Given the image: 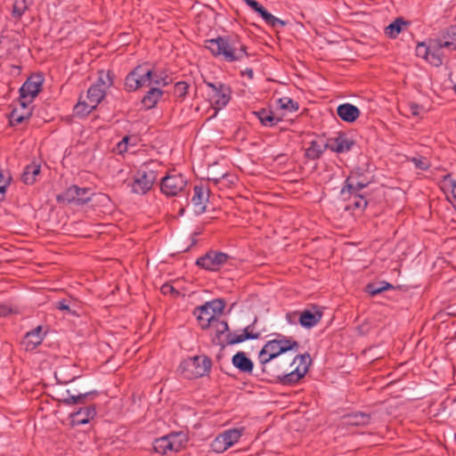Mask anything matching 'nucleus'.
I'll return each instance as SVG.
<instances>
[{"label":"nucleus","instance_id":"bf43d9fd","mask_svg":"<svg viewBox=\"0 0 456 456\" xmlns=\"http://www.w3.org/2000/svg\"><path fill=\"white\" fill-rule=\"evenodd\" d=\"M409 108L412 116H419L421 106L415 102H410Z\"/></svg>","mask_w":456,"mask_h":456},{"label":"nucleus","instance_id":"473e14b6","mask_svg":"<svg viewBox=\"0 0 456 456\" xmlns=\"http://www.w3.org/2000/svg\"><path fill=\"white\" fill-rule=\"evenodd\" d=\"M151 79L146 82V86H158L160 88L169 85L170 80L165 72H157L151 69Z\"/></svg>","mask_w":456,"mask_h":456},{"label":"nucleus","instance_id":"58836bf2","mask_svg":"<svg viewBox=\"0 0 456 456\" xmlns=\"http://www.w3.org/2000/svg\"><path fill=\"white\" fill-rule=\"evenodd\" d=\"M190 85L185 81L176 82L174 86L173 94L178 102H183L188 94Z\"/></svg>","mask_w":456,"mask_h":456},{"label":"nucleus","instance_id":"dca6fc26","mask_svg":"<svg viewBox=\"0 0 456 456\" xmlns=\"http://www.w3.org/2000/svg\"><path fill=\"white\" fill-rule=\"evenodd\" d=\"M287 366L288 362L275 359L269 365L266 364L265 369H261V370L270 382L278 383Z\"/></svg>","mask_w":456,"mask_h":456},{"label":"nucleus","instance_id":"b1692460","mask_svg":"<svg viewBox=\"0 0 456 456\" xmlns=\"http://www.w3.org/2000/svg\"><path fill=\"white\" fill-rule=\"evenodd\" d=\"M164 95V91L158 86H151L142 99V105L145 110H151Z\"/></svg>","mask_w":456,"mask_h":456},{"label":"nucleus","instance_id":"412c9836","mask_svg":"<svg viewBox=\"0 0 456 456\" xmlns=\"http://www.w3.org/2000/svg\"><path fill=\"white\" fill-rule=\"evenodd\" d=\"M256 319L253 322V323L248 325L242 331L241 334L237 335L235 333L228 332L226 334V344L227 345H235L241 343L248 339H257L260 338V333H254L252 329L254 324L256 323Z\"/></svg>","mask_w":456,"mask_h":456},{"label":"nucleus","instance_id":"f704fd0d","mask_svg":"<svg viewBox=\"0 0 456 456\" xmlns=\"http://www.w3.org/2000/svg\"><path fill=\"white\" fill-rule=\"evenodd\" d=\"M256 13H258L263 18L267 25L273 28L286 26V21L273 16L263 5L260 7Z\"/></svg>","mask_w":456,"mask_h":456},{"label":"nucleus","instance_id":"39448f33","mask_svg":"<svg viewBox=\"0 0 456 456\" xmlns=\"http://www.w3.org/2000/svg\"><path fill=\"white\" fill-rule=\"evenodd\" d=\"M156 180L157 172L151 168V164H144L136 172L131 184V191L136 194H145L151 189Z\"/></svg>","mask_w":456,"mask_h":456},{"label":"nucleus","instance_id":"f8f14e48","mask_svg":"<svg viewBox=\"0 0 456 456\" xmlns=\"http://www.w3.org/2000/svg\"><path fill=\"white\" fill-rule=\"evenodd\" d=\"M322 315V307L312 305L309 308H305L300 312L299 324L303 328L311 329L320 322Z\"/></svg>","mask_w":456,"mask_h":456},{"label":"nucleus","instance_id":"ea45409f","mask_svg":"<svg viewBox=\"0 0 456 456\" xmlns=\"http://www.w3.org/2000/svg\"><path fill=\"white\" fill-rule=\"evenodd\" d=\"M31 116L30 110H20L17 109H13L10 114V123L14 125H19L28 119Z\"/></svg>","mask_w":456,"mask_h":456},{"label":"nucleus","instance_id":"1a4fd4ad","mask_svg":"<svg viewBox=\"0 0 456 456\" xmlns=\"http://www.w3.org/2000/svg\"><path fill=\"white\" fill-rule=\"evenodd\" d=\"M230 258L231 256L224 252L209 250L197 258L196 265L206 271L217 272Z\"/></svg>","mask_w":456,"mask_h":456},{"label":"nucleus","instance_id":"a18cd8bd","mask_svg":"<svg viewBox=\"0 0 456 456\" xmlns=\"http://www.w3.org/2000/svg\"><path fill=\"white\" fill-rule=\"evenodd\" d=\"M215 315L221 314L225 307L226 302L223 298H216L205 303Z\"/></svg>","mask_w":456,"mask_h":456},{"label":"nucleus","instance_id":"a878e982","mask_svg":"<svg viewBox=\"0 0 456 456\" xmlns=\"http://www.w3.org/2000/svg\"><path fill=\"white\" fill-rule=\"evenodd\" d=\"M193 197L191 203L196 215H201L206 211V203L208 200V195H205L204 188L201 185H195L193 188Z\"/></svg>","mask_w":456,"mask_h":456},{"label":"nucleus","instance_id":"79ce46f5","mask_svg":"<svg viewBox=\"0 0 456 456\" xmlns=\"http://www.w3.org/2000/svg\"><path fill=\"white\" fill-rule=\"evenodd\" d=\"M95 109H96V107L94 105H93L92 103H90V102L87 103L86 102L79 101L74 106V114H75V116L86 117Z\"/></svg>","mask_w":456,"mask_h":456},{"label":"nucleus","instance_id":"680f3d73","mask_svg":"<svg viewBox=\"0 0 456 456\" xmlns=\"http://www.w3.org/2000/svg\"><path fill=\"white\" fill-rule=\"evenodd\" d=\"M246 4L256 12H257L262 6V4L256 0H248Z\"/></svg>","mask_w":456,"mask_h":456},{"label":"nucleus","instance_id":"9d476101","mask_svg":"<svg viewBox=\"0 0 456 456\" xmlns=\"http://www.w3.org/2000/svg\"><path fill=\"white\" fill-rule=\"evenodd\" d=\"M93 195L92 190L88 187L81 188L77 185H71L57 196V200L68 204L84 205L91 200Z\"/></svg>","mask_w":456,"mask_h":456},{"label":"nucleus","instance_id":"7ed1b4c3","mask_svg":"<svg viewBox=\"0 0 456 456\" xmlns=\"http://www.w3.org/2000/svg\"><path fill=\"white\" fill-rule=\"evenodd\" d=\"M297 362V365L290 371H289L288 367L284 370V373H282L278 383L285 386H293L303 379L308 371V364L311 362L310 354L305 353L297 355L293 362L289 363V366Z\"/></svg>","mask_w":456,"mask_h":456},{"label":"nucleus","instance_id":"7c9ffc66","mask_svg":"<svg viewBox=\"0 0 456 456\" xmlns=\"http://www.w3.org/2000/svg\"><path fill=\"white\" fill-rule=\"evenodd\" d=\"M105 96V90L99 83L92 85L87 90L89 102L97 107Z\"/></svg>","mask_w":456,"mask_h":456},{"label":"nucleus","instance_id":"5fc2aeb1","mask_svg":"<svg viewBox=\"0 0 456 456\" xmlns=\"http://www.w3.org/2000/svg\"><path fill=\"white\" fill-rule=\"evenodd\" d=\"M435 43V48H438V50H441L444 47H452L453 50H456V46L452 42L449 41H443L442 39H435L432 40Z\"/></svg>","mask_w":456,"mask_h":456},{"label":"nucleus","instance_id":"2eb2a0df","mask_svg":"<svg viewBox=\"0 0 456 456\" xmlns=\"http://www.w3.org/2000/svg\"><path fill=\"white\" fill-rule=\"evenodd\" d=\"M96 415L94 405L81 407L77 411L69 414L72 426H80L89 423Z\"/></svg>","mask_w":456,"mask_h":456},{"label":"nucleus","instance_id":"3c124183","mask_svg":"<svg viewBox=\"0 0 456 456\" xmlns=\"http://www.w3.org/2000/svg\"><path fill=\"white\" fill-rule=\"evenodd\" d=\"M56 308L61 311H66L69 314H75V311H72L69 307V301L66 299H61L56 302Z\"/></svg>","mask_w":456,"mask_h":456},{"label":"nucleus","instance_id":"e2e57ef3","mask_svg":"<svg viewBox=\"0 0 456 456\" xmlns=\"http://www.w3.org/2000/svg\"><path fill=\"white\" fill-rule=\"evenodd\" d=\"M117 147L120 153L127 151L126 145H124V143L122 142H119L118 143Z\"/></svg>","mask_w":456,"mask_h":456},{"label":"nucleus","instance_id":"69168bd1","mask_svg":"<svg viewBox=\"0 0 456 456\" xmlns=\"http://www.w3.org/2000/svg\"><path fill=\"white\" fill-rule=\"evenodd\" d=\"M130 139H131L130 136L126 135L123 137V139L120 142H122L124 143V145L127 146Z\"/></svg>","mask_w":456,"mask_h":456},{"label":"nucleus","instance_id":"4d7b16f0","mask_svg":"<svg viewBox=\"0 0 456 456\" xmlns=\"http://www.w3.org/2000/svg\"><path fill=\"white\" fill-rule=\"evenodd\" d=\"M161 292L164 295H167V294H171V295H175V296L179 295V292L169 283H165L164 285H162Z\"/></svg>","mask_w":456,"mask_h":456},{"label":"nucleus","instance_id":"338daca9","mask_svg":"<svg viewBox=\"0 0 456 456\" xmlns=\"http://www.w3.org/2000/svg\"><path fill=\"white\" fill-rule=\"evenodd\" d=\"M246 73L248 74V76L252 78L253 77V70L251 69H246Z\"/></svg>","mask_w":456,"mask_h":456},{"label":"nucleus","instance_id":"37998d69","mask_svg":"<svg viewBox=\"0 0 456 456\" xmlns=\"http://www.w3.org/2000/svg\"><path fill=\"white\" fill-rule=\"evenodd\" d=\"M277 104L280 109L288 110L289 112L297 111L299 108L298 103L289 97L280 98L277 101Z\"/></svg>","mask_w":456,"mask_h":456},{"label":"nucleus","instance_id":"a19ab883","mask_svg":"<svg viewBox=\"0 0 456 456\" xmlns=\"http://www.w3.org/2000/svg\"><path fill=\"white\" fill-rule=\"evenodd\" d=\"M169 441L174 444V450L173 452H179L182 450V448L184 446L185 443L187 442L186 436L182 433H170L167 435Z\"/></svg>","mask_w":456,"mask_h":456},{"label":"nucleus","instance_id":"c03bdc74","mask_svg":"<svg viewBox=\"0 0 456 456\" xmlns=\"http://www.w3.org/2000/svg\"><path fill=\"white\" fill-rule=\"evenodd\" d=\"M27 10V0H15L12 4V15L14 19H20Z\"/></svg>","mask_w":456,"mask_h":456},{"label":"nucleus","instance_id":"0e129e2a","mask_svg":"<svg viewBox=\"0 0 456 456\" xmlns=\"http://www.w3.org/2000/svg\"><path fill=\"white\" fill-rule=\"evenodd\" d=\"M201 232L199 231V232H194L191 233V246L195 245L197 243V239L196 237L200 234Z\"/></svg>","mask_w":456,"mask_h":456},{"label":"nucleus","instance_id":"c9c22d12","mask_svg":"<svg viewBox=\"0 0 456 456\" xmlns=\"http://www.w3.org/2000/svg\"><path fill=\"white\" fill-rule=\"evenodd\" d=\"M153 448L158 453L167 454L168 452H173L174 444L169 441V438L167 435L155 439Z\"/></svg>","mask_w":456,"mask_h":456},{"label":"nucleus","instance_id":"6ab92c4d","mask_svg":"<svg viewBox=\"0 0 456 456\" xmlns=\"http://www.w3.org/2000/svg\"><path fill=\"white\" fill-rule=\"evenodd\" d=\"M330 150L337 153H345L352 150L354 141L346 134L339 133L335 138L329 139Z\"/></svg>","mask_w":456,"mask_h":456},{"label":"nucleus","instance_id":"09e8293b","mask_svg":"<svg viewBox=\"0 0 456 456\" xmlns=\"http://www.w3.org/2000/svg\"><path fill=\"white\" fill-rule=\"evenodd\" d=\"M411 161L414 164L415 167L420 170H428L430 167L429 161L424 157H413Z\"/></svg>","mask_w":456,"mask_h":456},{"label":"nucleus","instance_id":"de8ad7c7","mask_svg":"<svg viewBox=\"0 0 456 456\" xmlns=\"http://www.w3.org/2000/svg\"><path fill=\"white\" fill-rule=\"evenodd\" d=\"M113 78H114V74L111 71L109 70L106 73L102 71L97 83H99L102 86H102L110 87L113 85Z\"/></svg>","mask_w":456,"mask_h":456},{"label":"nucleus","instance_id":"2f4dec72","mask_svg":"<svg viewBox=\"0 0 456 456\" xmlns=\"http://www.w3.org/2000/svg\"><path fill=\"white\" fill-rule=\"evenodd\" d=\"M255 114L259 118L261 124L266 126H274L281 121V118H276L272 110L266 109H260Z\"/></svg>","mask_w":456,"mask_h":456},{"label":"nucleus","instance_id":"423d86ee","mask_svg":"<svg viewBox=\"0 0 456 456\" xmlns=\"http://www.w3.org/2000/svg\"><path fill=\"white\" fill-rule=\"evenodd\" d=\"M370 183L371 179L366 175L365 170L362 167H355L346 179L340 194L344 197L346 192H359Z\"/></svg>","mask_w":456,"mask_h":456},{"label":"nucleus","instance_id":"72a5a7b5","mask_svg":"<svg viewBox=\"0 0 456 456\" xmlns=\"http://www.w3.org/2000/svg\"><path fill=\"white\" fill-rule=\"evenodd\" d=\"M408 23L409 22L402 17L396 18L385 28V34L390 38H396L401 33L403 26L407 25Z\"/></svg>","mask_w":456,"mask_h":456},{"label":"nucleus","instance_id":"8fccbe9b","mask_svg":"<svg viewBox=\"0 0 456 456\" xmlns=\"http://www.w3.org/2000/svg\"><path fill=\"white\" fill-rule=\"evenodd\" d=\"M12 177L4 178L3 173L0 171V202L4 200L8 185L11 183Z\"/></svg>","mask_w":456,"mask_h":456},{"label":"nucleus","instance_id":"c756f323","mask_svg":"<svg viewBox=\"0 0 456 456\" xmlns=\"http://www.w3.org/2000/svg\"><path fill=\"white\" fill-rule=\"evenodd\" d=\"M210 328H212L214 330H215V333H216V337L215 338L213 339V342L221 346L223 348L225 346L226 342L224 343V342H221L220 341V338L222 335H224V333L228 332L229 331V325L227 323V322L225 321H220L219 318L217 317L212 323V325L210 326Z\"/></svg>","mask_w":456,"mask_h":456},{"label":"nucleus","instance_id":"ddd939ff","mask_svg":"<svg viewBox=\"0 0 456 456\" xmlns=\"http://www.w3.org/2000/svg\"><path fill=\"white\" fill-rule=\"evenodd\" d=\"M424 49L423 58H425L430 64L435 67H439L443 63L441 50L435 48V43L430 42L429 45L425 43H419L416 48L417 55H420V50Z\"/></svg>","mask_w":456,"mask_h":456},{"label":"nucleus","instance_id":"4468645a","mask_svg":"<svg viewBox=\"0 0 456 456\" xmlns=\"http://www.w3.org/2000/svg\"><path fill=\"white\" fill-rule=\"evenodd\" d=\"M42 85L43 78L41 77H30L23 83L19 92L23 99H35L41 91Z\"/></svg>","mask_w":456,"mask_h":456},{"label":"nucleus","instance_id":"4be33fe9","mask_svg":"<svg viewBox=\"0 0 456 456\" xmlns=\"http://www.w3.org/2000/svg\"><path fill=\"white\" fill-rule=\"evenodd\" d=\"M193 314L196 316L199 325L202 330L210 328L213 322L217 318L206 304L196 307Z\"/></svg>","mask_w":456,"mask_h":456},{"label":"nucleus","instance_id":"aec40b11","mask_svg":"<svg viewBox=\"0 0 456 456\" xmlns=\"http://www.w3.org/2000/svg\"><path fill=\"white\" fill-rule=\"evenodd\" d=\"M330 149L329 140L325 141L322 137H319L310 142V145L305 149V156L312 160L321 158L323 152Z\"/></svg>","mask_w":456,"mask_h":456},{"label":"nucleus","instance_id":"393cba45","mask_svg":"<svg viewBox=\"0 0 456 456\" xmlns=\"http://www.w3.org/2000/svg\"><path fill=\"white\" fill-rule=\"evenodd\" d=\"M232 363L242 373L251 374L254 369V362L241 351L232 357Z\"/></svg>","mask_w":456,"mask_h":456},{"label":"nucleus","instance_id":"20e7f679","mask_svg":"<svg viewBox=\"0 0 456 456\" xmlns=\"http://www.w3.org/2000/svg\"><path fill=\"white\" fill-rule=\"evenodd\" d=\"M275 338L269 340L262 347V354H270L271 358L277 359L279 355L288 351H297L298 342L280 333H274Z\"/></svg>","mask_w":456,"mask_h":456},{"label":"nucleus","instance_id":"603ef678","mask_svg":"<svg viewBox=\"0 0 456 456\" xmlns=\"http://www.w3.org/2000/svg\"><path fill=\"white\" fill-rule=\"evenodd\" d=\"M299 315L300 312H289L286 314L285 318L289 324H297L299 323Z\"/></svg>","mask_w":456,"mask_h":456},{"label":"nucleus","instance_id":"a211bd4d","mask_svg":"<svg viewBox=\"0 0 456 456\" xmlns=\"http://www.w3.org/2000/svg\"><path fill=\"white\" fill-rule=\"evenodd\" d=\"M45 335V333L43 332L42 326H37L26 333L21 341V345L24 346L26 351H33L41 345Z\"/></svg>","mask_w":456,"mask_h":456},{"label":"nucleus","instance_id":"5701e85b","mask_svg":"<svg viewBox=\"0 0 456 456\" xmlns=\"http://www.w3.org/2000/svg\"><path fill=\"white\" fill-rule=\"evenodd\" d=\"M337 115L345 122L353 123L360 116V110L351 103H342L337 108Z\"/></svg>","mask_w":456,"mask_h":456},{"label":"nucleus","instance_id":"49530a36","mask_svg":"<svg viewBox=\"0 0 456 456\" xmlns=\"http://www.w3.org/2000/svg\"><path fill=\"white\" fill-rule=\"evenodd\" d=\"M211 449L213 452L222 453L229 449L228 445L223 441L221 435H218L211 443Z\"/></svg>","mask_w":456,"mask_h":456},{"label":"nucleus","instance_id":"4c0bfd02","mask_svg":"<svg viewBox=\"0 0 456 456\" xmlns=\"http://www.w3.org/2000/svg\"><path fill=\"white\" fill-rule=\"evenodd\" d=\"M389 289H394V286L387 281L372 282L366 286V292L370 296H377Z\"/></svg>","mask_w":456,"mask_h":456},{"label":"nucleus","instance_id":"bb28decb","mask_svg":"<svg viewBox=\"0 0 456 456\" xmlns=\"http://www.w3.org/2000/svg\"><path fill=\"white\" fill-rule=\"evenodd\" d=\"M370 414L357 411L344 416V423L348 426L364 427L370 423Z\"/></svg>","mask_w":456,"mask_h":456},{"label":"nucleus","instance_id":"6e6d98bb","mask_svg":"<svg viewBox=\"0 0 456 456\" xmlns=\"http://www.w3.org/2000/svg\"><path fill=\"white\" fill-rule=\"evenodd\" d=\"M258 360H259V362L262 365V369H265V366L266 364L269 365L274 359L271 358L270 354H262V349H261L259 354H258Z\"/></svg>","mask_w":456,"mask_h":456},{"label":"nucleus","instance_id":"052dcab7","mask_svg":"<svg viewBox=\"0 0 456 456\" xmlns=\"http://www.w3.org/2000/svg\"><path fill=\"white\" fill-rule=\"evenodd\" d=\"M33 100H34V99H30V98H24V99H23V98L21 97V95L20 94L19 102H20V106H21L22 110H28L27 109V107H28V105L29 103H31V102H32V101H33Z\"/></svg>","mask_w":456,"mask_h":456},{"label":"nucleus","instance_id":"cd10ccee","mask_svg":"<svg viewBox=\"0 0 456 456\" xmlns=\"http://www.w3.org/2000/svg\"><path fill=\"white\" fill-rule=\"evenodd\" d=\"M350 195L348 198L344 196V199H347L349 200V204L345 208L346 210H364L368 206V201L365 199V196L360 194L359 192H348Z\"/></svg>","mask_w":456,"mask_h":456},{"label":"nucleus","instance_id":"0eeeda50","mask_svg":"<svg viewBox=\"0 0 456 456\" xmlns=\"http://www.w3.org/2000/svg\"><path fill=\"white\" fill-rule=\"evenodd\" d=\"M151 69L147 64L138 65L131 70L125 78V89L127 92H134L138 88L146 86L149 79H151Z\"/></svg>","mask_w":456,"mask_h":456},{"label":"nucleus","instance_id":"9b49d317","mask_svg":"<svg viewBox=\"0 0 456 456\" xmlns=\"http://www.w3.org/2000/svg\"><path fill=\"white\" fill-rule=\"evenodd\" d=\"M188 183L182 174L167 175L161 179L160 190L167 197L177 196L184 191Z\"/></svg>","mask_w":456,"mask_h":456},{"label":"nucleus","instance_id":"6e6552de","mask_svg":"<svg viewBox=\"0 0 456 456\" xmlns=\"http://www.w3.org/2000/svg\"><path fill=\"white\" fill-rule=\"evenodd\" d=\"M204 83L212 91L210 95L211 106L216 110L224 108L231 100V87L222 82L212 83L205 80Z\"/></svg>","mask_w":456,"mask_h":456},{"label":"nucleus","instance_id":"c85d7f7f","mask_svg":"<svg viewBox=\"0 0 456 456\" xmlns=\"http://www.w3.org/2000/svg\"><path fill=\"white\" fill-rule=\"evenodd\" d=\"M41 172V166L39 164L31 163L27 165L21 174V181L25 184H33L37 181V176Z\"/></svg>","mask_w":456,"mask_h":456},{"label":"nucleus","instance_id":"e433bc0d","mask_svg":"<svg viewBox=\"0 0 456 456\" xmlns=\"http://www.w3.org/2000/svg\"><path fill=\"white\" fill-rule=\"evenodd\" d=\"M243 428H231L221 433V436L223 437V441L228 445V447H232L235 444L242 436Z\"/></svg>","mask_w":456,"mask_h":456},{"label":"nucleus","instance_id":"f257e3e1","mask_svg":"<svg viewBox=\"0 0 456 456\" xmlns=\"http://www.w3.org/2000/svg\"><path fill=\"white\" fill-rule=\"evenodd\" d=\"M205 47L216 58H222L227 62L241 61L248 57L247 46L237 35L219 36L205 41Z\"/></svg>","mask_w":456,"mask_h":456},{"label":"nucleus","instance_id":"774afa93","mask_svg":"<svg viewBox=\"0 0 456 456\" xmlns=\"http://www.w3.org/2000/svg\"><path fill=\"white\" fill-rule=\"evenodd\" d=\"M450 177H451V175H444V180H447V179H449Z\"/></svg>","mask_w":456,"mask_h":456},{"label":"nucleus","instance_id":"f03ea898","mask_svg":"<svg viewBox=\"0 0 456 456\" xmlns=\"http://www.w3.org/2000/svg\"><path fill=\"white\" fill-rule=\"evenodd\" d=\"M212 360L207 355H195L181 362L178 370L187 379H195L208 375Z\"/></svg>","mask_w":456,"mask_h":456},{"label":"nucleus","instance_id":"13d9d810","mask_svg":"<svg viewBox=\"0 0 456 456\" xmlns=\"http://www.w3.org/2000/svg\"><path fill=\"white\" fill-rule=\"evenodd\" d=\"M444 38H451L454 41H456V25H452L451 27H449L446 31H445V34L443 36Z\"/></svg>","mask_w":456,"mask_h":456},{"label":"nucleus","instance_id":"f3484780","mask_svg":"<svg viewBox=\"0 0 456 456\" xmlns=\"http://www.w3.org/2000/svg\"><path fill=\"white\" fill-rule=\"evenodd\" d=\"M98 392L96 390L86 391L84 393L70 394V390H66L65 394L61 395L59 401L64 405H73L84 403L86 400H93Z\"/></svg>","mask_w":456,"mask_h":456},{"label":"nucleus","instance_id":"864d4df0","mask_svg":"<svg viewBox=\"0 0 456 456\" xmlns=\"http://www.w3.org/2000/svg\"><path fill=\"white\" fill-rule=\"evenodd\" d=\"M17 311L7 304H0V317H6Z\"/></svg>","mask_w":456,"mask_h":456}]
</instances>
